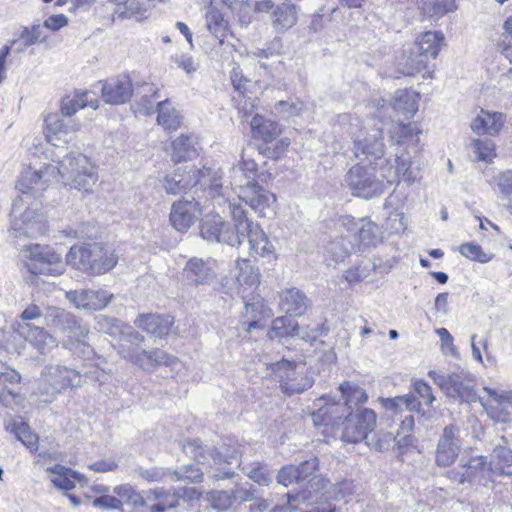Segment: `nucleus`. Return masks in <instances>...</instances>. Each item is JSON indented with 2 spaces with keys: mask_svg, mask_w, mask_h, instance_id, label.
I'll return each mask as SVG.
<instances>
[{
  "mask_svg": "<svg viewBox=\"0 0 512 512\" xmlns=\"http://www.w3.org/2000/svg\"><path fill=\"white\" fill-rule=\"evenodd\" d=\"M30 198L17 197L14 199L12 204L11 216L14 218L17 215L20 216L19 220H13L11 229L18 232L20 235L32 236L35 230L40 229V225L43 222V214L38 208L27 207L22 211L23 206L29 202Z\"/></svg>",
  "mask_w": 512,
  "mask_h": 512,
  "instance_id": "obj_19",
  "label": "nucleus"
},
{
  "mask_svg": "<svg viewBox=\"0 0 512 512\" xmlns=\"http://www.w3.org/2000/svg\"><path fill=\"white\" fill-rule=\"evenodd\" d=\"M203 194L210 196L209 202L213 206V213L206 215L201 222L200 234L202 238L211 243H225L231 247L240 246L238 230L235 229V226L231 228L224 220L226 213L230 214L229 208L220 207L216 199L218 195L227 198L223 193L222 184L216 181L211 183L208 189L203 190Z\"/></svg>",
  "mask_w": 512,
  "mask_h": 512,
  "instance_id": "obj_4",
  "label": "nucleus"
},
{
  "mask_svg": "<svg viewBox=\"0 0 512 512\" xmlns=\"http://www.w3.org/2000/svg\"><path fill=\"white\" fill-rule=\"evenodd\" d=\"M394 440L396 445L401 453H405L409 451L411 448L416 447V438L412 434L393 437L391 433L383 434L382 444L384 447L390 443V441Z\"/></svg>",
  "mask_w": 512,
  "mask_h": 512,
  "instance_id": "obj_58",
  "label": "nucleus"
},
{
  "mask_svg": "<svg viewBox=\"0 0 512 512\" xmlns=\"http://www.w3.org/2000/svg\"><path fill=\"white\" fill-rule=\"evenodd\" d=\"M326 493L328 494V498L339 501L354 493V484L350 480H343L334 485H330Z\"/></svg>",
  "mask_w": 512,
  "mask_h": 512,
  "instance_id": "obj_59",
  "label": "nucleus"
},
{
  "mask_svg": "<svg viewBox=\"0 0 512 512\" xmlns=\"http://www.w3.org/2000/svg\"><path fill=\"white\" fill-rule=\"evenodd\" d=\"M271 370L279 378L282 392L288 395L302 393L313 386V378L298 372L294 362L282 359L272 363Z\"/></svg>",
  "mask_w": 512,
  "mask_h": 512,
  "instance_id": "obj_17",
  "label": "nucleus"
},
{
  "mask_svg": "<svg viewBox=\"0 0 512 512\" xmlns=\"http://www.w3.org/2000/svg\"><path fill=\"white\" fill-rule=\"evenodd\" d=\"M219 178L216 176L211 177V169L204 167L202 170L194 166H186L184 169H178L172 174L165 175L160 184L162 189L170 195H178L185 193L184 196L189 195L187 190L199 189V193L203 194L204 189H208L209 185L213 182H218Z\"/></svg>",
  "mask_w": 512,
  "mask_h": 512,
  "instance_id": "obj_10",
  "label": "nucleus"
},
{
  "mask_svg": "<svg viewBox=\"0 0 512 512\" xmlns=\"http://www.w3.org/2000/svg\"><path fill=\"white\" fill-rule=\"evenodd\" d=\"M88 92L76 93L73 97H65L61 102V114L71 119V116L74 115L79 109L85 108L87 106L92 107L93 109L98 108V101L88 100Z\"/></svg>",
  "mask_w": 512,
  "mask_h": 512,
  "instance_id": "obj_39",
  "label": "nucleus"
},
{
  "mask_svg": "<svg viewBox=\"0 0 512 512\" xmlns=\"http://www.w3.org/2000/svg\"><path fill=\"white\" fill-rule=\"evenodd\" d=\"M210 196L199 193V189L193 195L183 196L172 204L170 222L179 232L187 231L202 214V208L207 207Z\"/></svg>",
  "mask_w": 512,
  "mask_h": 512,
  "instance_id": "obj_15",
  "label": "nucleus"
},
{
  "mask_svg": "<svg viewBox=\"0 0 512 512\" xmlns=\"http://www.w3.org/2000/svg\"><path fill=\"white\" fill-rule=\"evenodd\" d=\"M428 375L448 398L468 404L479 400L472 380L463 376L462 373L444 374L430 371Z\"/></svg>",
  "mask_w": 512,
  "mask_h": 512,
  "instance_id": "obj_16",
  "label": "nucleus"
},
{
  "mask_svg": "<svg viewBox=\"0 0 512 512\" xmlns=\"http://www.w3.org/2000/svg\"><path fill=\"white\" fill-rule=\"evenodd\" d=\"M47 471L55 475L51 479L53 485L65 491L72 490L75 487L74 480L79 478L78 472L60 464L48 467Z\"/></svg>",
  "mask_w": 512,
  "mask_h": 512,
  "instance_id": "obj_41",
  "label": "nucleus"
},
{
  "mask_svg": "<svg viewBox=\"0 0 512 512\" xmlns=\"http://www.w3.org/2000/svg\"><path fill=\"white\" fill-rule=\"evenodd\" d=\"M459 429L455 425L445 426L438 441L435 461L440 467H447L455 462L461 450L458 436Z\"/></svg>",
  "mask_w": 512,
  "mask_h": 512,
  "instance_id": "obj_21",
  "label": "nucleus"
},
{
  "mask_svg": "<svg viewBox=\"0 0 512 512\" xmlns=\"http://www.w3.org/2000/svg\"><path fill=\"white\" fill-rule=\"evenodd\" d=\"M257 172V164L254 160L243 159L239 167H233V182L232 185L239 188V183L255 182V175Z\"/></svg>",
  "mask_w": 512,
  "mask_h": 512,
  "instance_id": "obj_47",
  "label": "nucleus"
},
{
  "mask_svg": "<svg viewBox=\"0 0 512 512\" xmlns=\"http://www.w3.org/2000/svg\"><path fill=\"white\" fill-rule=\"evenodd\" d=\"M173 323V317L159 314L139 315L134 321L135 326L157 338L167 336Z\"/></svg>",
  "mask_w": 512,
  "mask_h": 512,
  "instance_id": "obj_28",
  "label": "nucleus"
},
{
  "mask_svg": "<svg viewBox=\"0 0 512 512\" xmlns=\"http://www.w3.org/2000/svg\"><path fill=\"white\" fill-rule=\"evenodd\" d=\"M145 95L141 96L134 104L135 113L140 115H151L154 113V104L160 98L158 91L154 90L152 85H145Z\"/></svg>",
  "mask_w": 512,
  "mask_h": 512,
  "instance_id": "obj_50",
  "label": "nucleus"
},
{
  "mask_svg": "<svg viewBox=\"0 0 512 512\" xmlns=\"http://www.w3.org/2000/svg\"><path fill=\"white\" fill-rule=\"evenodd\" d=\"M459 252L466 258L478 261L480 263H487L491 260L492 256L483 251L481 246L474 243H464L459 247Z\"/></svg>",
  "mask_w": 512,
  "mask_h": 512,
  "instance_id": "obj_56",
  "label": "nucleus"
},
{
  "mask_svg": "<svg viewBox=\"0 0 512 512\" xmlns=\"http://www.w3.org/2000/svg\"><path fill=\"white\" fill-rule=\"evenodd\" d=\"M272 24L278 31H283L294 26L298 19L297 7L289 2L278 4L272 10Z\"/></svg>",
  "mask_w": 512,
  "mask_h": 512,
  "instance_id": "obj_33",
  "label": "nucleus"
},
{
  "mask_svg": "<svg viewBox=\"0 0 512 512\" xmlns=\"http://www.w3.org/2000/svg\"><path fill=\"white\" fill-rule=\"evenodd\" d=\"M304 108V104L299 100H281L275 103L274 113L283 118H289L299 115Z\"/></svg>",
  "mask_w": 512,
  "mask_h": 512,
  "instance_id": "obj_54",
  "label": "nucleus"
},
{
  "mask_svg": "<svg viewBox=\"0 0 512 512\" xmlns=\"http://www.w3.org/2000/svg\"><path fill=\"white\" fill-rule=\"evenodd\" d=\"M474 161L492 162L495 158V143L491 139H475L471 143Z\"/></svg>",
  "mask_w": 512,
  "mask_h": 512,
  "instance_id": "obj_46",
  "label": "nucleus"
},
{
  "mask_svg": "<svg viewBox=\"0 0 512 512\" xmlns=\"http://www.w3.org/2000/svg\"><path fill=\"white\" fill-rule=\"evenodd\" d=\"M454 9V0H422V13L428 18H439Z\"/></svg>",
  "mask_w": 512,
  "mask_h": 512,
  "instance_id": "obj_49",
  "label": "nucleus"
},
{
  "mask_svg": "<svg viewBox=\"0 0 512 512\" xmlns=\"http://www.w3.org/2000/svg\"><path fill=\"white\" fill-rule=\"evenodd\" d=\"M444 40L445 38L441 31H427L416 40L413 47L416 49L417 53H421L429 62L430 60L436 59L444 44Z\"/></svg>",
  "mask_w": 512,
  "mask_h": 512,
  "instance_id": "obj_30",
  "label": "nucleus"
},
{
  "mask_svg": "<svg viewBox=\"0 0 512 512\" xmlns=\"http://www.w3.org/2000/svg\"><path fill=\"white\" fill-rule=\"evenodd\" d=\"M351 249V242L343 237L331 241L327 247L326 252L328 256L336 263L344 261L349 255Z\"/></svg>",
  "mask_w": 512,
  "mask_h": 512,
  "instance_id": "obj_53",
  "label": "nucleus"
},
{
  "mask_svg": "<svg viewBox=\"0 0 512 512\" xmlns=\"http://www.w3.org/2000/svg\"><path fill=\"white\" fill-rule=\"evenodd\" d=\"M501 197L512 203V170H506L494 177Z\"/></svg>",
  "mask_w": 512,
  "mask_h": 512,
  "instance_id": "obj_57",
  "label": "nucleus"
},
{
  "mask_svg": "<svg viewBox=\"0 0 512 512\" xmlns=\"http://www.w3.org/2000/svg\"><path fill=\"white\" fill-rule=\"evenodd\" d=\"M489 473L496 476H512V447L505 436H497L491 442Z\"/></svg>",
  "mask_w": 512,
  "mask_h": 512,
  "instance_id": "obj_20",
  "label": "nucleus"
},
{
  "mask_svg": "<svg viewBox=\"0 0 512 512\" xmlns=\"http://www.w3.org/2000/svg\"><path fill=\"white\" fill-rule=\"evenodd\" d=\"M386 229L390 231V233L398 234L404 232L406 230V222L404 213L401 212H392L389 214L386 220Z\"/></svg>",
  "mask_w": 512,
  "mask_h": 512,
  "instance_id": "obj_64",
  "label": "nucleus"
},
{
  "mask_svg": "<svg viewBox=\"0 0 512 512\" xmlns=\"http://www.w3.org/2000/svg\"><path fill=\"white\" fill-rule=\"evenodd\" d=\"M252 136L268 144L273 142L281 133V129L275 121L255 114L250 122Z\"/></svg>",
  "mask_w": 512,
  "mask_h": 512,
  "instance_id": "obj_32",
  "label": "nucleus"
},
{
  "mask_svg": "<svg viewBox=\"0 0 512 512\" xmlns=\"http://www.w3.org/2000/svg\"><path fill=\"white\" fill-rule=\"evenodd\" d=\"M385 145L383 135L380 129L374 130L363 140H355L353 143V152L361 163L373 165V169L378 171L381 178L386 179L388 184L398 183L400 180L413 183L416 175L411 170L410 161L403 158V155H395L394 159L385 156Z\"/></svg>",
  "mask_w": 512,
  "mask_h": 512,
  "instance_id": "obj_3",
  "label": "nucleus"
},
{
  "mask_svg": "<svg viewBox=\"0 0 512 512\" xmlns=\"http://www.w3.org/2000/svg\"><path fill=\"white\" fill-rule=\"evenodd\" d=\"M44 325L67 334L68 339L63 341V346L70 350L78 347L89 349L85 339L89 334V328L84 325L73 313L56 306H46L44 313Z\"/></svg>",
  "mask_w": 512,
  "mask_h": 512,
  "instance_id": "obj_9",
  "label": "nucleus"
},
{
  "mask_svg": "<svg viewBox=\"0 0 512 512\" xmlns=\"http://www.w3.org/2000/svg\"><path fill=\"white\" fill-rule=\"evenodd\" d=\"M339 390L344 399L343 405L336 403L331 396L323 397L322 400L326 401L325 405L312 414V420L315 425L328 426L336 424L342 419V416L338 415L339 410H342L343 413L356 411L360 408L359 405L365 403L368 399L364 389L350 382L342 383L339 386Z\"/></svg>",
  "mask_w": 512,
  "mask_h": 512,
  "instance_id": "obj_8",
  "label": "nucleus"
},
{
  "mask_svg": "<svg viewBox=\"0 0 512 512\" xmlns=\"http://www.w3.org/2000/svg\"><path fill=\"white\" fill-rule=\"evenodd\" d=\"M374 268V265L372 267L369 265H359L346 270L344 273V278L350 284L358 283L369 277L371 271L374 270Z\"/></svg>",
  "mask_w": 512,
  "mask_h": 512,
  "instance_id": "obj_61",
  "label": "nucleus"
},
{
  "mask_svg": "<svg viewBox=\"0 0 512 512\" xmlns=\"http://www.w3.org/2000/svg\"><path fill=\"white\" fill-rule=\"evenodd\" d=\"M277 481L285 487H288L293 482L300 483L299 471L296 466L288 465L282 467L277 474Z\"/></svg>",
  "mask_w": 512,
  "mask_h": 512,
  "instance_id": "obj_63",
  "label": "nucleus"
},
{
  "mask_svg": "<svg viewBox=\"0 0 512 512\" xmlns=\"http://www.w3.org/2000/svg\"><path fill=\"white\" fill-rule=\"evenodd\" d=\"M419 94L412 90L399 89L395 92L393 109L411 118L418 111Z\"/></svg>",
  "mask_w": 512,
  "mask_h": 512,
  "instance_id": "obj_36",
  "label": "nucleus"
},
{
  "mask_svg": "<svg viewBox=\"0 0 512 512\" xmlns=\"http://www.w3.org/2000/svg\"><path fill=\"white\" fill-rule=\"evenodd\" d=\"M238 200L232 202L243 207V202L252 210L262 217L269 216L273 212V204L276 201L275 195L265 190L257 182L248 181L247 183H239Z\"/></svg>",
  "mask_w": 512,
  "mask_h": 512,
  "instance_id": "obj_18",
  "label": "nucleus"
},
{
  "mask_svg": "<svg viewBox=\"0 0 512 512\" xmlns=\"http://www.w3.org/2000/svg\"><path fill=\"white\" fill-rule=\"evenodd\" d=\"M61 392L41 375L36 391L33 393L36 401L41 404H50Z\"/></svg>",
  "mask_w": 512,
  "mask_h": 512,
  "instance_id": "obj_52",
  "label": "nucleus"
},
{
  "mask_svg": "<svg viewBox=\"0 0 512 512\" xmlns=\"http://www.w3.org/2000/svg\"><path fill=\"white\" fill-rule=\"evenodd\" d=\"M70 187L90 192L97 181V174L89 159L82 153H71L59 162L58 167L47 165L44 169L26 168L16 183L20 197L31 198L46 189L47 176L55 171Z\"/></svg>",
  "mask_w": 512,
  "mask_h": 512,
  "instance_id": "obj_1",
  "label": "nucleus"
},
{
  "mask_svg": "<svg viewBox=\"0 0 512 512\" xmlns=\"http://www.w3.org/2000/svg\"><path fill=\"white\" fill-rule=\"evenodd\" d=\"M220 207H228L235 229L240 235V244L247 239L250 246V253L255 256L270 257L274 254V246L269 241L264 231L257 223H254L247 217V212L241 205L230 202L229 198L218 195L217 198Z\"/></svg>",
  "mask_w": 512,
  "mask_h": 512,
  "instance_id": "obj_5",
  "label": "nucleus"
},
{
  "mask_svg": "<svg viewBox=\"0 0 512 512\" xmlns=\"http://www.w3.org/2000/svg\"><path fill=\"white\" fill-rule=\"evenodd\" d=\"M244 314L251 319L248 326V330H251L258 327L261 319L270 317L271 310L266 306L264 299L257 296L245 302Z\"/></svg>",
  "mask_w": 512,
  "mask_h": 512,
  "instance_id": "obj_40",
  "label": "nucleus"
},
{
  "mask_svg": "<svg viewBox=\"0 0 512 512\" xmlns=\"http://www.w3.org/2000/svg\"><path fill=\"white\" fill-rule=\"evenodd\" d=\"M41 375L47 379L55 388L62 392L68 387L77 388L81 386V374L66 366L49 365L46 366Z\"/></svg>",
  "mask_w": 512,
  "mask_h": 512,
  "instance_id": "obj_25",
  "label": "nucleus"
},
{
  "mask_svg": "<svg viewBox=\"0 0 512 512\" xmlns=\"http://www.w3.org/2000/svg\"><path fill=\"white\" fill-rule=\"evenodd\" d=\"M102 98L109 104H123L132 96V82L128 75L122 74L105 81L102 86Z\"/></svg>",
  "mask_w": 512,
  "mask_h": 512,
  "instance_id": "obj_24",
  "label": "nucleus"
},
{
  "mask_svg": "<svg viewBox=\"0 0 512 512\" xmlns=\"http://www.w3.org/2000/svg\"><path fill=\"white\" fill-rule=\"evenodd\" d=\"M428 68V61L412 46L403 50L398 60V70L407 76H414Z\"/></svg>",
  "mask_w": 512,
  "mask_h": 512,
  "instance_id": "obj_31",
  "label": "nucleus"
},
{
  "mask_svg": "<svg viewBox=\"0 0 512 512\" xmlns=\"http://www.w3.org/2000/svg\"><path fill=\"white\" fill-rule=\"evenodd\" d=\"M505 122V116L499 112L481 110L471 122V129L477 134H498Z\"/></svg>",
  "mask_w": 512,
  "mask_h": 512,
  "instance_id": "obj_29",
  "label": "nucleus"
},
{
  "mask_svg": "<svg viewBox=\"0 0 512 512\" xmlns=\"http://www.w3.org/2000/svg\"><path fill=\"white\" fill-rule=\"evenodd\" d=\"M230 79L234 89L239 92L241 96L245 97L249 87L252 86V82L243 76L239 66L233 67Z\"/></svg>",
  "mask_w": 512,
  "mask_h": 512,
  "instance_id": "obj_62",
  "label": "nucleus"
},
{
  "mask_svg": "<svg viewBox=\"0 0 512 512\" xmlns=\"http://www.w3.org/2000/svg\"><path fill=\"white\" fill-rule=\"evenodd\" d=\"M466 473V478L472 482L478 475L487 471L489 472L488 457L485 455H477L470 457L468 460L463 458L460 460Z\"/></svg>",
  "mask_w": 512,
  "mask_h": 512,
  "instance_id": "obj_48",
  "label": "nucleus"
},
{
  "mask_svg": "<svg viewBox=\"0 0 512 512\" xmlns=\"http://www.w3.org/2000/svg\"><path fill=\"white\" fill-rule=\"evenodd\" d=\"M47 36L44 34V27L40 24H33L31 27H24L20 33L21 43L15 48L16 53H22L26 48L43 43L46 41Z\"/></svg>",
  "mask_w": 512,
  "mask_h": 512,
  "instance_id": "obj_44",
  "label": "nucleus"
},
{
  "mask_svg": "<svg viewBox=\"0 0 512 512\" xmlns=\"http://www.w3.org/2000/svg\"><path fill=\"white\" fill-rule=\"evenodd\" d=\"M172 161L179 163L194 158L197 150L191 136L181 135L172 142Z\"/></svg>",
  "mask_w": 512,
  "mask_h": 512,
  "instance_id": "obj_42",
  "label": "nucleus"
},
{
  "mask_svg": "<svg viewBox=\"0 0 512 512\" xmlns=\"http://www.w3.org/2000/svg\"><path fill=\"white\" fill-rule=\"evenodd\" d=\"M227 25L222 13L210 6L206 12V26L209 32L219 40L220 45L224 44L223 38L226 35Z\"/></svg>",
  "mask_w": 512,
  "mask_h": 512,
  "instance_id": "obj_43",
  "label": "nucleus"
},
{
  "mask_svg": "<svg viewBox=\"0 0 512 512\" xmlns=\"http://www.w3.org/2000/svg\"><path fill=\"white\" fill-rule=\"evenodd\" d=\"M65 297L77 309L101 310L108 305L113 294L103 289H79L67 291Z\"/></svg>",
  "mask_w": 512,
  "mask_h": 512,
  "instance_id": "obj_22",
  "label": "nucleus"
},
{
  "mask_svg": "<svg viewBox=\"0 0 512 512\" xmlns=\"http://www.w3.org/2000/svg\"><path fill=\"white\" fill-rule=\"evenodd\" d=\"M206 500L211 504L213 509L219 512L229 510L234 504L232 491H210L206 494Z\"/></svg>",
  "mask_w": 512,
  "mask_h": 512,
  "instance_id": "obj_51",
  "label": "nucleus"
},
{
  "mask_svg": "<svg viewBox=\"0 0 512 512\" xmlns=\"http://www.w3.org/2000/svg\"><path fill=\"white\" fill-rule=\"evenodd\" d=\"M236 280L239 285L252 287L260 282V272L257 267L251 264L247 259L236 261Z\"/></svg>",
  "mask_w": 512,
  "mask_h": 512,
  "instance_id": "obj_45",
  "label": "nucleus"
},
{
  "mask_svg": "<svg viewBox=\"0 0 512 512\" xmlns=\"http://www.w3.org/2000/svg\"><path fill=\"white\" fill-rule=\"evenodd\" d=\"M301 335L302 333L300 332L298 323L288 316H281L274 319L271 329L268 332V336L271 339H281L293 336L301 337Z\"/></svg>",
  "mask_w": 512,
  "mask_h": 512,
  "instance_id": "obj_38",
  "label": "nucleus"
},
{
  "mask_svg": "<svg viewBox=\"0 0 512 512\" xmlns=\"http://www.w3.org/2000/svg\"><path fill=\"white\" fill-rule=\"evenodd\" d=\"M342 436L341 439L348 443H360L365 441L377 451L384 449L382 439H378L375 443L368 441V436L376 427V413L369 408H358L356 411L342 413Z\"/></svg>",
  "mask_w": 512,
  "mask_h": 512,
  "instance_id": "obj_11",
  "label": "nucleus"
},
{
  "mask_svg": "<svg viewBox=\"0 0 512 512\" xmlns=\"http://www.w3.org/2000/svg\"><path fill=\"white\" fill-rule=\"evenodd\" d=\"M24 266L33 275L58 276L64 272L61 255L49 246L30 244L23 251Z\"/></svg>",
  "mask_w": 512,
  "mask_h": 512,
  "instance_id": "obj_14",
  "label": "nucleus"
},
{
  "mask_svg": "<svg viewBox=\"0 0 512 512\" xmlns=\"http://www.w3.org/2000/svg\"><path fill=\"white\" fill-rule=\"evenodd\" d=\"M172 478L177 481H187L190 483L200 482L203 478V471L196 465H183L172 473Z\"/></svg>",
  "mask_w": 512,
  "mask_h": 512,
  "instance_id": "obj_55",
  "label": "nucleus"
},
{
  "mask_svg": "<svg viewBox=\"0 0 512 512\" xmlns=\"http://www.w3.org/2000/svg\"><path fill=\"white\" fill-rule=\"evenodd\" d=\"M157 122L165 130H177L182 122L179 112L171 105L168 100L157 102Z\"/></svg>",
  "mask_w": 512,
  "mask_h": 512,
  "instance_id": "obj_37",
  "label": "nucleus"
},
{
  "mask_svg": "<svg viewBox=\"0 0 512 512\" xmlns=\"http://www.w3.org/2000/svg\"><path fill=\"white\" fill-rule=\"evenodd\" d=\"M13 431L16 437L27 447L33 448L37 444V436L33 434L29 428V426L20 422L18 424H14Z\"/></svg>",
  "mask_w": 512,
  "mask_h": 512,
  "instance_id": "obj_60",
  "label": "nucleus"
},
{
  "mask_svg": "<svg viewBox=\"0 0 512 512\" xmlns=\"http://www.w3.org/2000/svg\"><path fill=\"white\" fill-rule=\"evenodd\" d=\"M310 305L311 301L299 289H286L279 294L280 310L290 317L302 316Z\"/></svg>",
  "mask_w": 512,
  "mask_h": 512,
  "instance_id": "obj_27",
  "label": "nucleus"
},
{
  "mask_svg": "<svg viewBox=\"0 0 512 512\" xmlns=\"http://www.w3.org/2000/svg\"><path fill=\"white\" fill-rule=\"evenodd\" d=\"M344 224L348 225L351 224L353 227H349V229L357 228L358 229V237L360 242L364 246H375L376 243L381 238V230L379 226L372 222L367 221L365 219H359L358 222H355L354 219H350L349 217H346L344 219Z\"/></svg>",
  "mask_w": 512,
  "mask_h": 512,
  "instance_id": "obj_34",
  "label": "nucleus"
},
{
  "mask_svg": "<svg viewBox=\"0 0 512 512\" xmlns=\"http://www.w3.org/2000/svg\"><path fill=\"white\" fill-rule=\"evenodd\" d=\"M389 133L391 140L398 145H417L419 142L418 135L421 133V130L415 122H409L407 124L397 122L391 125Z\"/></svg>",
  "mask_w": 512,
  "mask_h": 512,
  "instance_id": "obj_35",
  "label": "nucleus"
},
{
  "mask_svg": "<svg viewBox=\"0 0 512 512\" xmlns=\"http://www.w3.org/2000/svg\"><path fill=\"white\" fill-rule=\"evenodd\" d=\"M369 166L358 163L346 173L344 181L352 195L371 199L382 195L385 189L391 185L386 182V179L376 175L378 171L373 169V165Z\"/></svg>",
  "mask_w": 512,
  "mask_h": 512,
  "instance_id": "obj_12",
  "label": "nucleus"
},
{
  "mask_svg": "<svg viewBox=\"0 0 512 512\" xmlns=\"http://www.w3.org/2000/svg\"><path fill=\"white\" fill-rule=\"evenodd\" d=\"M117 261V256L100 243L74 245L66 255L68 265L89 275L105 274Z\"/></svg>",
  "mask_w": 512,
  "mask_h": 512,
  "instance_id": "obj_6",
  "label": "nucleus"
},
{
  "mask_svg": "<svg viewBox=\"0 0 512 512\" xmlns=\"http://www.w3.org/2000/svg\"><path fill=\"white\" fill-rule=\"evenodd\" d=\"M122 326L123 323L114 317L103 314L95 317L94 328L97 331L111 335L122 333V339L118 348L119 354L123 359L143 371L152 372L160 366L174 367L178 362L175 356L159 348L146 350L142 346L145 340L144 336L136 330L124 333Z\"/></svg>",
  "mask_w": 512,
  "mask_h": 512,
  "instance_id": "obj_2",
  "label": "nucleus"
},
{
  "mask_svg": "<svg viewBox=\"0 0 512 512\" xmlns=\"http://www.w3.org/2000/svg\"><path fill=\"white\" fill-rule=\"evenodd\" d=\"M182 450L198 464L204 465L209 459H212L214 467H212L211 477L214 480L232 478L235 475L231 465L233 462H238L240 457L236 448L231 451L229 449L224 452L217 451L204 446L200 439H187L182 443Z\"/></svg>",
  "mask_w": 512,
  "mask_h": 512,
  "instance_id": "obj_7",
  "label": "nucleus"
},
{
  "mask_svg": "<svg viewBox=\"0 0 512 512\" xmlns=\"http://www.w3.org/2000/svg\"><path fill=\"white\" fill-rule=\"evenodd\" d=\"M216 274L210 260L193 257L186 262L183 269V277L194 285L210 284Z\"/></svg>",
  "mask_w": 512,
  "mask_h": 512,
  "instance_id": "obj_26",
  "label": "nucleus"
},
{
  "mask_svg": "<svg viewBox=\"0 0 512 512\" xmlns=\"http://www.w3.org/2000/svg\"><path fill=\"white\" fill-rule=\"evenodd\" d=\"M46 137L54 146H58L57 141L67 143L70 140L69 135L79 130L80 123L75 120L64 117L61 113H51L45 118Z\"/></svg>",
  "mask_w": 512,
  "mask_h": 512,
  "instance_id": "obj_23",
  "label": "nucleus"
},
{
  "mask_svg": "<svg viewBox=\"0 0 512 512\" xmlns=\"http://www.w3.org/2000/svg\"><path fill=\"white\" fill-rule=\"evenodd\" d=\"M45 307L42 308L35 303H30L21 313L20 319L24 322L19 323L17 331L21 337L29 342L41 354H45L57 347L58 343L54 336H52L43 327L33 326L27 321H40L44 320ZM44 323V321H42Z\"/></svg>",
  "mask_w": 512,
  "mask_h": 512,
  "instance_id": "obj_13",
  "label": "nucleus"
}]
</instances>
